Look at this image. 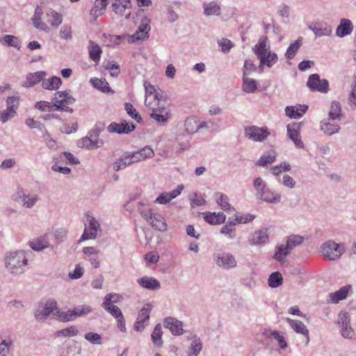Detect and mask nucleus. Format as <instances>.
I'll list each match as a JSON object with an SVG mask.
<instances>
[{"instance_id": "nucleus-1", "label": "nucleus", "mask_w": 356, "mask_h": 356, "mask_svg": "<svg viewBox=\"0 0 356 356\" xmlns=\"http://www.w3.org/2000/svg\"><path fill=\"white\" fill-rule=\"evenodd\" d=\"M26 265H28V259L26 252L23 250L9 252L5 257V266L12 275L23 274Z\"/></svg>"}, {"instance_id": "nucleus-2", "label": "nucleus", "mask_w": 356, "mask_h": 356, "mask_svg": "<svg viewBox=\"0 0 356 356\" xmlns=\"http://www.w3.org/2000/svg\"><path fill=\"white\" fill-rule=\"evenodd\" d=\"M84 225V232L81 236L82 240L95 239L97 238L98 232H102L99 222L90 212H88L85 216Z\"/></svg>"}, {"instance_id": "nucleus-3", "label": "nucleus", "mask_w": 356, "mask_h": 356, "mask_svg": "<svg viewBox=\"0 0 356 356\" xmlns=\"http://www.w3.org/2000/svg\"><path fill=\"white\" fill-rule=\"evenodd\" d=\"M213 259L216 264L223 270L234 268L237 261L234 255L227 252H218L213 254Z\"/></svg>"}, {"instance_id": "nucleus-4", "label": "nucleus", "mask_w": 356, "mask_h": 356, "mask_svg": "<svg viewBox=\"0 0 356 356\" xmlns=\"http://www.w3.org/2000/svg\"><path fill=\"white\" fill-rule=\"evenodd\" d=\"M321 249L323 255L330 261L339 259L345 251L343 246L332 240L323 243Z\"/></svg>"}, {"instance_id": "nucleus-5", "label": "nucleus", "mask_w": 356, "mask_h": 356, "mask_svg": "<svg viewBox=\"0 0 356 356\" xmlns=\"http://www.w3.org/2000/svg\"><path fill=\"white\" fill-rule=\"evenodd\" d=\"M307 86L312 92L318 91L327 93L329 90V82L327 79H321L318 74H311L307 81Z\"/></svg>"}, {"instance_id": "nucleus-6", "label": "nucleus", "mask_w": 356, "mask_h": 356, "mask_svg": "<svg viewBox=\"0 0 356 356\" xmlns=\"http://www.w3.org/2000/svg\"><path fill=\"white\" fill-rule=\"evenodd\" d=\"M244 134L248 139L255 142H261L270 135L267 128L251 126L245 128Z\"/></svg>"}, {"instance_id": "nucleus-7", "label": "nucleus", "mask_w": 356, "mask_h": 356, "mask_svg": "<svg viewBox=\"0 0 356 356\" xmlns=\"http://www.w3.org/2000/svg\"><path fill=\"white\" fill-rule=\"evenodd\" d=\"M132 3L131 0H114L112 3V10L120 17L129 19L131 15Z\"/></svg>"}, {"instance_id": "nucleus-8", "label": "nucleus", "mask_w": 356, "mask_h": 356, "mask_svg": "<svg viewBox=\"0 0 356 356\" xmlns=\"http://www.w3.org/2000/svg\"><path fill=\"white\" fill-rule=\"evenodd\" d=\"M57 309V302L54 300H48L44 305L40 304L35 312V318L38 321H44L47 317Z\"/></svg>"}, {"instance_id": "nucleus-9", "label": "nucleus", "mask_w": 356, "mask_h": 356, "mask_svg": "<svg viewBox=\"0 0 356 356\" xmlns=\"http://www.w3.org/2000/svg\"><path fill=\"white\" fill-rule=\"evenodd\" d=\"M150 310L151 305L149 304H145L140 310L136 321L134 325L135 330L142 332L145 329L149 319Z\"/></svg>"}, {"instance_id": "nucleus-10", "label": "nucleus", "mask_w": 356, "mask_h": 356, "mask_svg": "<svg viewBox=\"0 0 356 356\" xmlns=\"http://www.w3.org/2000/svg\"><path fill=\"white\" fill-rule=\"evenodd\" d=\"M98 131L94 130L89 137L83 138L79 141V146L91 149L102 147L104 144V141L101 139H98Z\"/></svg>"}, {"instance_id": "nucleus-11", "label": "nucleus", "mask_w": 356, "mask_h": 356, "mask_svg": "<svg viewBox=\"0 0 356 356\" xmlns=\"http://www.w3.org/2000/svg\"><path fill=\"white\" fill-rule=\"evenodd\" d=\"M136 129V126L131 123L129 124L126 121L121 123L112 122L107 127L108 131L110 133H117L119 134H128Z\"/></svg>"}, {"instance_id": "nucleus-12", "label": "nucleus", "mask_w": 356, "mask_h": 356, "mask_svg": "<svg viewBox=\"0 0 356 356\" xmlns=\"http://www.w3.org/2000/svg\"><path fill=\"white\" fill-rule=\"evenodd\" d=\"M149 22V21L147 18L142 22L136 31L130 36L131 42L143 40L149 38V32L150 31Z\"/></svg>"}, {"instance_id": "nucleus-13", "label": "nucleus", "mask_w": 356, "mask_h": 356, "mask_svg": "<svg viewBox=\"0 0 356 356\" xmlns=\"http://www.w3.org/2000/svg\"><path fill=\"white\" fill-rule=\"evenodd\" d=\"M54 101L56 108H60L65 104H74L75 99L67 91H58L54 94Z\"/></svg>"}, {"instance_id": "nucleus-14", "label": "nucleus", "mask_w": 356, "mask_h": 356, "mask_svg": "<svg viewBox=\"0 0 356 356\" xmlns=\"http://www.w3.org/2000/svg\"><path fill=\"white\" fill-rule=\"evenodd\" d=\"M316 36H330L332 34V27L325 22H316L309 26Z\"/></svg>"}, {"instance_id": "nucleus-15", "label": "nucleus", "mask_w": 356, "mask_h": 356, "mask_svg": "<svg viewBox=\"0 0 356 356\" xmlns=\"http://www.w3.org/2000/svg\"><path fill=\"white\" fill-rule=\"evenodd\" d=\"M183 189L184 186L179 185L176 189H174L169 193H162L156 197L154 202L160 204H166L170 202V200L177 197Z\"/></svg>"}, {"instance_id": "nucleus-16", "label": "nucleus", "mask_w": 356, "mask_h": 356, "mask_svg": "<svg viewBox=\"0 0 356 356\" xmlns=\"http://www.w3.org/2000/svg\"><path fill=\"white\" fill-rule=\"evenodd\" d=\"M163 323L164 326L169 329L174 335H181L184 332L182 322L175 318L167 317L165 318Z\"/></svg>"}, {"instance_id": "nucleus-17", "label": "nucleus", "mask_w": 356, "mask_h": 356, "mask_svg": "<svg viewBox=\"0 0 356 356\" xmlns=\"http://www.w3.org/2000/svg\"><path fill=\"white\" fill-rule=\"evenodd\" d=\"M254 53L259 59L265 56L270 51V46L268 44V38L266 35H262L253 49Z\"/></svg>"}, {"instance_id": "nucleus-18", "label": "nucleus", "mask_w": 356, "mask_h": 356, "mask_svg": "<svg viewBox=\"0 0 356 356\" xmlns=\"http://www.w3.org/2000/svg\"><path fill=\"white\" fill-rule=\"evenodd\" d=\"M350 291H351V286H344L334 293H330L328 296V301L332 303H338L340 300L346 299Z\"/></svg>"}, {"instance_id": "nucleus-19", "label": "nucleus", "mask_w": 356, "mask_h": 356, "mask_svg": "<svg viewBox=\"0 0 356 356\" xmlns=\"http://www.w3.org/2000/svg\"><path fill=\"white\" fill-rule=\"evenodd\" d=\"M138 284L149 290H157L161 288L160 282L154 277L145 276L137 280Z\"/></svg>"}, {"instance_id": "nucleus-20", "label": "nucleus", "mask_w": 356, "mask_h": 356, "mask_svg": "<svg viewBox=\"0 0 356 356\" xmlns=\"http://www.w3.org/2000/svg\"><path fill=\"white\" fill-rule=\"evenodd\" d=\"M286 321L289 323L291 328L298 334H301L306 337L307 338V343H308L309 341V330L305 326V325L300 321L298 320H293L289 318H286Z\"/></svg>"}, {"instance_id": "nucleus-21", "label": "nucleus", "mask_w": 356, "mask_h": 356, "mask_svg": "<svg viewBox=\"0 0 356 356\" xmlns=\"http://www.w3.org/2000/svg\"><path fill=\"white\" fill-rule=\"evenodd\" d=\"M353 29V27L351 21L348 19H342L337 28L336 35L339 38H343L350 35Z\"/></svg>"}, {"instance_id": "nucleus-22", "label": "nucleus", "mask_w": 356, "mask_h": 356, "mask_svg": "<svg viewBox=\"0 0 356 356\" xmlns=\"http://www.w3.org/2000/svg\"><path fill=\"white\" fill-rule=\"evenodd\" d=\"M262 335L266 339L273 338L276 341H277L279 346L281 349H286L287 348V343L285 340L284 336L281 335L278 331L276 330H265Z\"/></svg>"}, {"instance_id": "nucleus-23", "label": "nucleus", "mask_w": 356, "mask_h": 356, "mask_svg": "<svg viewBox=\"0 0 356 356\" xmlns=\"http://www.w3.org/2000/svg\"><path fill=\"white\" fill-rule=\"evenodd\" d=\"M50 235L45 234L44 236L31 242L30 246L35 251H42L44 249L49 248L50 244L49 242Z\"/></svg>"}, {"instance_id": "nucleus-24", "label": "nucleus", "mask_w": 356, "mask_h": 356, "mask_svg": "<svg viewBox=\"0 0 356 356\" xmlns=\"http://www.w3.org/2000/svg\"><path fill=\"white\" fill-rule=\"evenodd\" d=\"M150 220H149L148 222L154 227L155 229L159 232H165L167 229V223L165 222V218L157 213H154V216H152Z\"/></svg>"}, {"instance_id": "nucleus-25", "label": "nucleus", "mask_w": 356, "mask_h": 356, "mask_svg": "<svg viewBox=\"0 0 356 356\" xmlns=\"http://www.w3.org/2000/svg\"><path fill=\"white\" fill-rule=\"evenodd\" d=\"M332 120L324 119L321 122V130L327 136H332L339 132V125L330 122Z\"/></svg>"}, {"instance_id": "nucleus-26", "label": "nucleus", "mask_w": 356, "mask_h": 356, "mask_svg": "<svg viewBox=\"0 0 356 356\" xmlns=\"http://www.w3.org/2000/svg\"><path fill=\"white\" fill-rule=\"evenodd\" d=\"M202 7L204 15L206 16H218L220 15L221 8L216 1L204 2Z\"/></svg>"}, {"instance_id": "nucleus-27", "label": "nucleus", "mask_w": 356, "mask_h": 356, "mask_svg": "<svg viewBox=\"0 0 356 356\" xmlns=\"http://www.w3.org/2000/svg\"><path fill=\"white\" fill-rule=\"evenodd\" d=\"M139 157H123L117 159L114 163L113 168L115 171L124 169L131 164L139 161Z\"/></svg>"}, {"instance_id": "nucleus-28", "label": "nucleus", "mask_w": 356, "mask_h": 356, "mask_svg": "<svg viewBox=\"0 0 356 356\" xmlns=\"http://www.w3.org/2000/svg\"><path fill=\"white\" fill-rule=\"evenodd\" d=\"M204 218L206 222L211 225H218L225 222L226 217L222 212H207L204 214Z\"/></svg>"}, {"instance_id": "nucleus-29", "label": "nucleus", "mask_w": 356, "mask_h": 356, "mask_svg": "<svg viewBox=\"0 0 356 356\" xmlns=\"http://www.w3.org/2000/svg\"><path fill=\"white\" fill-rule=\"evenodd\" d=\"M88 50L90 59L95 62H99L102 53V49L99 44L92 40H89Z\"/></svg>"}, {"instance_id": "nucleus-30", "label": "nucleus", "mask_w": 356, "mask_h": 356, "mask_svg": "<svg viewBox=\"0 0 356 356\" xmlns=\"http://www.w3.org/2000/svg\"><path fill=\"white\" fill-rule=\"evenodd\" d=\"M291 251L286 245L280 244L276 246L273 258L281 264H284L286 257L290 254Z\"/></svg>"}, {"instance_id": "nucleus-31", "label": "nucleus", "mask_w": 356, "mask_h": 356, "mask_svg": "<svg viewBox=\"0 0 356 356\" xmlns=\"http://www.w3.org/2000/svg\"><path fill=\"white\" fill-rule=\"evenodd\" d=\"M342 116L343 115L340 103L337 101H333L329 111L328 120H332V121L341 120Z\"/></svg>"}, {"instance_id": "nucleus-32", "label": "nucleus", "mask_w": 356, "mask_h": 356, "mask_svg": "<svg viewBox=\"0 0 356 356\" xmlns=\"http://www.w3.org/2000/svg\"><path fill=\"white\" fill-rule=\"evenodd\" d=\"M268 241L267 230H257L252 235L250 241L251 245H263Z\"/></svg>"}, {"instance_id": "nucleus-33", "label": "nucleus", "mask_w": 356, "mask_h": 356, "mask_svg": "<svg viewBox=\"0 0 356 356\" xmlns=\"http://www.w3.org/2000/svg\"><path fill=\"white\" fill-rule=\"evenodd\" d=\"M62 84V80L58 76H53L49 79H44L42 81V87L46 90H56Z\"/></svg>"}, {"instance_id": "nucleus-34", "label": "nucleus", "mask_w": 356, "mask_h": 356, "mask_svg": "<svg viewBox=\"0 0 356 356\" xmlns=\"http://www.w3.org/2000/svg\"><path fill=\"white\" fill-rule=\"evenodd\" d=\"M215 195L218 204L222 210L232 212L235 211L234 208L229 203V199L227 195L220 193H216Z\"/></svg>"}, {"instance_id": "nucleus-35", "label": "nucleus", "mask_w": 356, "mask_h": 356, "mask_svg": "<svg viewBox=\"0 0 356 356\" xmlns=\"http://www.w3.org/2000/svg\"><path fill=\"white\" fill-rule=\"evenodd\" d=\"M259 60H260L259 67L266 65L268 67H271L277 62L278 58L276 53L269 51Z\"/></svg>"}, {"instance_id": "nucleus-36", "label": "nucleus", "mask_w": 356, "mask_h": 356, "mask_svg": "<svg viewBox=\"0 0 356 356\" xmlns=\"http://www.w3.org/2000/svg\"><path fill=\"white\" fill-rule=\"evenodd\" d=\"M46 75V72L43 71L36 72L34 73H29L26 76V82L25 83L26 87H31L38 83L40 82Z\"/></svg>"}, {"instance_id": "nucleus-37", "label": "nucleus", "mask_w": 356, "mask_h": 356, "mask_svg": "<svg viewBox=\"0 0 356 356\" xmlns=\"http://www.w3.org/2000/svg\"><path fill=\"white\" fill-rule=\"evenodd\" d=\"M234 219L229 218L226 224L221 228L220 233L227 236L229 238H234L236 235L235 225Z\"/></svg>"}, {"instance_id": "nucleus-38", "label": "nucleus", "mask_w": 356, "mask_h": 356, "mask_svg": "<svg viewBox=\"0 0 356 356\" xmlns=\"http://www.w3.org/2000/svg\"><path fill=\"white\" fill-rule=\"evenodd\" d=\"M202 349V344L200 338L194 336L192 339V343L188 350V356H197Z\"/></svg>"}, {"instance_id": "nucleus-39", "label": "nucleus", "mask_w": 356, "mask_h": 356, "mask_svg": "<svg viewBox=\"0 0 356 356\" xmlns=\"http://www.w3.org/2000/svg\"><path fill=\"white\" fill-rule=\"evenodd\" d=\"M258 84L256 80L243 76V90L245 92L253 93L257 90Z\"/></svg>"}, {"instance_id": "nucleus-40", "label": "nucleus", "mask_w": 356, "mask_h": 356, "mask_svg": "<svg viewBox=\"0 0 356 356\" xmlns=\"http://www.w3.org/2000/svg\"><path fill=\"white\" fill-rule=\"evenodd\" d=\"M54 315L62 322H68L75 320L74 314L73 309H68L65 312L56 309Z\"/></svg>"}, {"instance_id": "nucleus-41", "label": "nucleus", "mask_w": 356, "mask_h": 356, "mask_svg": "<svg viewBox=\"0 0 356 356\" xmlns=\"http://www.w3.org/2000/svg\"><path fill=\"white\" fill-rule=\"evenodd\" d=\"M90 83L95 88H97L103 92H113L111 88L109 87L108 83L106 82V79L94 78L90 79Z\"/></svg>"}, {"instance_id": "nucleus-42", "label": "nucleus", "mask_w": 356, "mask_h": 356, "mask_svg": "<svg viewBox=\"0 0 356 356\" xmlns=\"http://www.w3.org/2000/svg\"><path fill=\"white\" fill-rule=\"evenodd\" d=\"M18 196L23 204V206L27 208H31L38 200L37 196H29L24 193L23 191L20 189L17 192Z\"/></svg>"}, {"instance_id": "nucleus-43", "label": "nucleus", "mask_w": 356, "mask_h": 356, "mask_svg": "<svg viewBox=\"0 0 356 356\" xmlns=\"http://www.w3.org/2000/svg\"><path fill=\"white\" fill-rule=\"evenodd\" d=\"M302 44V38H299L298 40L291 43L288 47L286 52L285 54V56L287 59L291 60L293 59L298 49H300Z\"/></svg>"}, {"instance_id": "nucleus-44", "label": "nucleus", "mask_w": 356, "mask_h": 356, "mask_svg": "<svg viewBox=\"0 0 356 356\" xmlns=\"http://www.w3.org/2000/svg\"><path fill=\"white\" fill-rule=\"evenodd\" d=\"M257 197L263 201L273 203L279 201L280 197V195L274 194L268 188H266V189L264 190L260 195L257 196Z\"/></svg>"}, {"instance_id": "nucleus-45", "label": "nucleus", "mask_w": 356, "mask_h": 356, "mask_svg": "<svg viewBox=\"0 0 356 356\" xmlns=\"http://www.w3.org/2000/svg\"><path fill=\"white\" fill-rule=\"evenodd\" d=\"M162 335L163 332L161 325L160 323H158L154 327L151 335L152 341L155 346H160L162 344Z\"/></svg>"}, {"instance_id": "nucleus-46", "label": "nucleus", "mask_w": 356, "mask_h": 356, "mask_svg": "<svg viewBox=\"0 0 356 356\" xmlns=\"http://www.w3.org/2000/svg\"><path fill=\"white\" fill-rule=\"evenodd\" d=\"M0 42L2 44H6L9 47H13L19 49L20 41L15 35H6L0 38Z\"/></svg>"}, {"instance_id": "nucleus-47", "label": "nucleus", "mask_w": 356, "mask_h": 356, "mask_svg": "<svg viewBox=\"0 0 356 356\" xmlns=\"http://www.w3.org/2000/svg\"><path fill=\"white\" fill-rule=\"evenodd\" d=\"M79 331L76 326L71 325L67 328L58 330L55 332L54 335L56 337H74L78 334Z\"/></svg>"}, {"instance_id": "nucleus-48", "label": "nucleus", "mask_w": 356, "mask_h": 356, "mask_svg": "<svg viewBox=\"0 0 356 356\" xmlns=\"http://www.w3.org/2000/svg\"><path fill=\"white\" fill-rule=\"evenodd\" d=\"M283 278L282 274L277 271L271 273L268 277V285L271 288H277L282 284Z\"/></svg>"}, {"instance_id": "nucleus-49", "label": "nucleus", "mask_w": 356, "mask_h": 356, "mask_svg": "<svg viewBox=\"0 0 356 356\" xmlns=\"http://www.w3.org/2000/svg\"><path fill=\"white\" fill-rule=\"evenodd\" d=\"M145 104L146 106L149 107L152 110L155 111L156 112H160L163 111H166L169 112L168 108L165 106V104H161V100L159 99V102H156L154 101H148L147 98L145 100Z\"/></svg>"}, {"instance_id": "nucleus-50", "label": "nucleus", "mask_w": 356, "mask_h": 356, "mask_svg": "<svg viewBox=\"0 0 356 356\" xmlns=\"http://www.w3.org/2000/svg\"><path fill=\"white\" fill-rule=\"evenodd\" d=\"M144 87L145 89V94H146V98L149 100V99L151 97V96L153 97V99L154 102H159V94L156 92L154 86L151 85L147 81H145L144 83Z\"/></svg>"}, {"instance_id": "nucleus-51", "label": "nucleus", "mask_w": 356, "mask_h": 356, "mask_svg": "<svg viewBox=\"0 0 356 356\" xmlns=\"http://www.w3.org/2000/svg\"><path fill=\"white\" fill-rule=\"evenodd\" d=\"M302 237L298 235H291L287 237L286 239V247L291 251L296 246L300 245L302 242Z\"/></svg>"}, {"instance_id": "nucleus-52", "label": "nucleus", "mask_w": 356, "mask_h": 356, "mask_svg": "<svg viewBox=\"0 0 356 356\" xmlns=\"http://www.w3.org/2000/svg\"><path fill=\"white\" fill-rule=\"evenodd\" d=\"M288 136L289 138L293 141L295 145L297 147H302L303 143L300 138V134L295 129H291L289 127H287Z\"/></svg>"}, {"instance_id": "nucleus-53", "label": "nucleus", "mask_w": 356, "mask_h": 356, "mask_svg": "<svg viewBox=\"0 0 356 356\" xmlns=\"http://www.w3.org/2000/svg\"><path fill=\"white\" fill-rule=\"evenodd\" d=\"M150 117L157 122H165L170 117V113L169 112L163 110L161 113L156 112L152 110V112L150 113Z\"/></svg>"}, {"instance_id": "nucleus-54", "label": "nucleus", "mask_w": 356, "mask_h": 356, "mask_svg": "<svg viewBox=\"0 0 356 356\" xmlns=\"http://www.w3.org/2000/svg\"><path fill=\"white\" fill-rule=\"evenodd\" d=\"M13 346V340L11 339H3L0 342V356H8Z\"/></svg>"}, {"instance_id": "nucleus-55", "label": "nucleus", "mask_w": 356, "mask_h": 356, "mask_svg": "<svg viewBox=\"0 0 356 356\" xmlns=\"http://www.w3.org/2000/svg\"><path fill=\"white\" fill-rule=\"evenodd\" d=\"M185 129L188 134H194L199 129L198 123L193 118H187L185 121Z\"/></svg>"}, {"instance_id": "nucleus-56", "label": "nucleus", "mask_w": 356, "mask_h": 356, "mask_svg": "<svg viewBox=\"0 0 356 356\" xmlns=\"http://www.w3.org/2000/svg\"><path fill=\"white\" fill-rule=\"evenodd\" d=\"M91 311H92V307L88 305H78L73 309V312L74 314L75 319L79 316L88 314Z\"/></svg>"}, {"instance_id": "nucleus-57", "label": "nucleus", "mask_w": 356, "mask_h": 356, "mask_svg": "<svg viewBox=\"0 0 356 356\" xmlns=\"http://www.w3.org/2000/svg\"><path fill=\"white\" fill-rule=\"evenodd\" d=\"M102 306L104 307V309L109 313L111 315H112L114 318L116 319L119 317L123 316L120 309L115 305H111L105 306L104 304H102Z\"/></svg>"}, {"instance_id": "nucleus-58", "label": "nucleus", "mask_w": 356, "mask_h": 356, "mask_svg": "<svg viewBox=\"0 0 356 356\" xmlns=\"http://www.w3.org/2000/svg\"><path fill=\"white\" fill-rule=\"evenodd\" d=\"M47 16H51L53 19L51 22H50V24L54 27H58L60 24H61L63 22L62 15L61 14L54 11L52 9H50L47 13Z\"/></svg>"}, {"instance_id": "nucleus-59", "label": "nucleus", "mask_w": 356, "mask_h": 356, "mask_svg": "<svg viewBox=\"0 0 356 356\" xmlns=\"http://www.w3.org/2000/svg\"><path fill=\"white\" fill-rule=\"evenodd\" d=\"M122 299V296L121 295L117 293H108L104 298V301L102 304H104L105 306L111 305H114L115 303H118L120 300Z\"/></svg>"}, {"instance_id": "nucleus-60", "label": "nucleus", "mask_w": 356, "mask_h": 356, "mask_svg": "<svg viewBox=\"0 0 356 356\" xmlns=\"http://www.w3.org/2000/svg\"><path fill=\"white\" fill-rule=\"evenodd\" d=\"M84 338L92 344L101 345L102 343L101 335L95 332H87L85 334Z\"/></svg>"}, {"instance_id": "nucleus-61", "label": "nucleus", "mask_w": 356, "mask_h": 356, "mask_svg": "<svg viewBox=\"0 0 356 356\" xmlns=\"http://www.w3.org/2000/svg\"><path fill=\"white\" fill-rule=\"evenodd\" d=\"M124 108L127 113L133 119L136 120L138 122L142 120V118L139 115L138 112L136 111V109L134 107V106L131 104L126 103L124 105Z\"/></svg>"}, {"instance_id": "nucleus-62", "label": "nucleus", "mask_w": 356, "mask_h": 356, "mask_svg": "<svg viewBox=\"0 0 356 356\" xmlns=\"http://www.w3.org/2000/svg\"><path fill=\"white\" fill-rule=\"evenodd\" d=\"M19 98L18 96L8 97L6 99V106L8 110L15 111L17 109L19 104Z\"/></svg>"}, {"instance_id": "nucleus-63", "label": "nucleus", "mask_w": 356, "mask_h": 356, "mask_svg": "<svg viewBox=\"0 0 356 356\" xmlns=\"http://www.w3.org/2000/svg\"><path fill=\"white\" fill-rule=\"evenodd\" d=\"M35 108L41 111H51L54 106V103L46 102V101H40L38 102L35 105Z\"/></svg>"}, {"instance_id": "nucleus-64", "label": "nucleus", "mask_w": 356, "mask_h": 356, "mask_svg": "<svg viewBox=\"0 0 356 356\" xmlns=\"http://www.w3.org/2000/svg\"><path fill=\"white\" fill-rule=\"evenodd\" d=\"M257 70V67L252 60L248 59L244 62L243 76H248L252 72Z\"/></svg>"}]
</instances>
